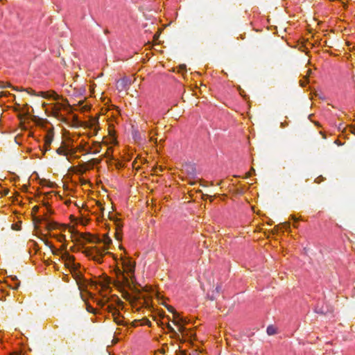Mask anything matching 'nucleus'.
I'll use <instances>...</instances> for the list:
<instances>
[{"label":"nucleus","instance_id":"8","mask_svg":"<svg viewBox=\"0 0 355 355\" xmlns=\"http://www.w3.org/2000/svg\"><path fill=\"white\" fill-rule=\"evenodd\" d=\"M84 252L87 257L93 259L97 263H101L105 254H107L106 249H103L100 245L96 243L94 246L85 248Z\"/></svg>","mask_w":355,"mask_h":355},{"label":"nucleus","instance_id":"25","mask_svg":"<svg viewBox=\"0 0 355 355\" xmlns=\"http://www.w3.org/2000/svg\"><path fill=\"white\" fill-rule=\"evenodd\" d=\"M291 219H292V220H293V221H294V223H293V227H295V228H297V225L296 222L299 220V218H296V217H295V216H291Z\"/></svg>","mask_w":355,"mask_h":355},{"label":"nucleus","instance_id":"41","mask_svg":"<svg viewBox=\"0 0 355 355\" xmlns=\"http://www.w3.org/2000/svg\"><path fill=\"white\" fill-rule=\"evenodd\" d=\"M44 220H46V216H44Z\"/></svg>","mask_w":355,"mask_h":355},{"label":"nucleus","instance_id":"29","mask_svg":"<svg viewBox=\"0 0 355 355\" xmlns=\"http://www.w3.org/2000/svg\"><path fill=\"white\" fill-rule=\"evenodd\" d=\"M51 136H50V133H49L46 136V143L47 142H51Z\"/></svg>","mask_w":355,"mask_h":355},{"label":"nucleus","instance_id":"16","mask_svg":"<svg viewBox=\"0 0 355 355\" xmlns=\"http://www.w3.org/2000/svg\"><path fill=\"white\" fill-rule=\"evenodd\" d=\"M41 96L46 98H53V100L58 101L60 98V96L56 94L53 91L47 92H41Z\"/></svg>","mask_w":355,"mask_h":355},{"label":"nucleus","instance_id":"10","mask_svg":"<svg viewBox=\"0 0 355 355\" xmlns=\"http://www.w3.org/2000/svg\"><path fill=\"white\" fill-rule=\"evenodd\" d=\"M101 159H92L88 162L73 166V171L77 174H84L87 171L92 170L95 165L100 164Z\"/></svg>","mask_w":355,"mask_h":355},{"label":"nucleus","instance_id":"21","mask_svg":"<svg viewBox=\"0 0 355 355\" xmlns=\"http://www.w3.org/2000/svg\"><path fill=\"white\" fill-rule=\"evenodd\" d=\"M96 207L98 209V210L100 211V214L102 215V216H103V212H104V210H105V208H104V206L103 205V203L100 201H96Z\"/></svg>","mask_w":355,"mask_h":355},{"label":"nucleus","instance_id":"31","mask_svg":"<svg viewBox=\"0 0 355 355\" xmlns=\"http://www.w3.org/2000/svg\"><path fill=\"white\" fill-rule=\"evenodd\" d=\"M306 84V80H301L300 81V85L302 86V87H304Z\"/></svg>","mask_w":355,"mask_h":355},{"label":"nucleus","instance_id":"27","mask_svg":"<svg viewBox=\"0 0 355 355\" xmlns=\"http://www.w3.org/2000/svg\"><path fill=\"white\" fill-rule=\"evenodd\" d=\"M40 209V207L38 206H34L32 209L33 214H35Z\"/></svg>","mask_w":355,"mask_h":355},{"label":"nucleus","instance_id":"39","mask_svg":"<svg viewBox=\"0 0 355 355\" xmlns=\"http://www.w3.org/2000/svg\"><path fill=\"white\" fill-rule=\"evenodd\" d=\"M123 80H121V83H123ZM117 83H118V84H119V83H120V81H117Z\"/></svg>","mask_w":355,"mask_h":355},{"label":"nucleus","instance_id":"7","mask_svg":"<svg viewBox=\"0 0 355 355\" xmlns=\"http://www.w3.org/2000/svg\"><path fill=\"white\" fill-rule=\"evenodd\" d=\"M98 238L89 233H80L76 232L71 227V241L76 244L85 245L87 243H95Z\"/></svg>","mask_w":355,"mask_h":355},{"label":"nucleus","instance_id":"3","mask_svg":"<svg viewBox=\"0 0 355 355\" xmlns=\"http://www.w3.org/2000/svg\"><path fill=\"white\" fill-rule=\"evenodd\" d=\"M73 139H70L67 141H62L56 150V153L59 155L64 156L70 162L80 158V156L78 155V153L87 155L89 147V143L84 139H81L76 146L73 144Z\"/></svg>","mask_w":355,"mask_h":355},{"label":"nucleus","instance_id":"9","mask_svg":"<svg viewBox=\"0 0 355 355\" xmlns=\"http://www.w3.org/2000/svg\"><path fill=\"white\" fill-rule=\"evenodd\" d=\"M75 105H71L68 101L62 96L60 100L56 101L55 103L52 105V110L55 116H58L62 111L69 112L72 110H78V107H75Z\"/></svg>","mask_w":355,"mask_h":355},{"label":"nucleus","instance_id":"5","mask_svg":"<svg viewBox=\"0 0 355 355\" xmlns=\"http://www.w3.org/2000/svg\"><path fill=\"white\" fill-rule=\"evenodd\" d=\"M61 258L65 267L69 269L77 284L80 286L85 285V282L83 275V268L79 263L76 261L75 257L65 252L62 254Z\"/></svg>","mask_w":355,"mask_h":355},{"label":"nucleus","instance_id":"30","mask_svg":"<svg viewBox=\"0 0 355 355\" xmlns=\"http://www.w3.org/2000/svg\"><path fill=\"white\" fill-rule=\"evenodd\" d=\"M320 134L322 135L323 139H326L327 138L325 132H324L322 131H320Z\"/></svg>","mask_w":355,"mask_h":355},{"label":"nucleus","instance_id":"19","mask_svg":"<svg viewBox=\"0 0 355 355\" xmlns=\"http://www.w3.org/2000/svg\"><path fill=\"white\" fill-rule=\"evenodd\" d=\"M114 146H108L106 152L103 155L105 158H108L110 160L114 159Z\"/></svg>","mask_w":355,"mask_h":355},{"label":"nucleus","instance_id":"4","mask_svg":"<svg viewBox=\"0 0 355 355\" xmlns=\"http://www.w3.org/2000/svg\"><path fill=\"white\" fill-rule=\"evenodd\" d=\"M45 226L49 236L60 243L62 249H66L68 241L71 239V227L53 221H47Z\"/></svg>","mask_w":355,"mask_h":355},{"label":"nucleus","instance_id":"13","mask_svg":"<svg viewBox=\"0 0 355 355\" xmlns=\"http://www.w3.org/2000/svg\"><path fill=\"white\" fill-rule=\"evenodd\" d=\"M111 243L112 240L110 237L107 234H104L102 235L101 239L98 238V240L95 243L100 245L103 249L105 248L107 252Z\"/></svg>","mask_w":355,"mask_h":355},{"label":"nucleus","instance_id":"1","mask_svg":"<svg viewBox=\"0 0 355 355\" xmlns=\"http://www.w3.org/2000/svg\"><path fill=\"white\" fill-rule=\"evenodd\" d=\"M135 262L130 257L121 256L116 261L114 270L116 279L114 286L121 293L123 297L128 300L133 306L137 304V302L143 300V303H147L146 297L155 296L159 299L160 295L153 288H150L149 296L146 297L143 293L137 292L135 278Z\"/></svg>","mask_w":355,"mask_h":355},{"label":"nucleus","instance_id":"28","mask_svg":"<svg viewBox=\"0 0 355 355\" xmlns=\"http://www.w3.org/2000/svg\"><path fill=\"white\" fill-rule=\"evenodd\" d=\"M166 327H167V329H168L170 331H171V332H173V331H174V329H173V327L171 325V324H170L168 322L166 323Z\"/></svg>","mask_w":355,"mask_h":355},{"label":"nucleus","instance_id":"35","mask_svg":"<svg viewBox=\"0 0 355 355\" xmlns=\"http://www.w3.org/2000/svg\"><path fill=\"white\" fill-rule=\"evenodd\" d=\"M137 163V160H135L134 162H133V166L135 167L136 166V164Z\"/></svg>","mask_w":355,"mask_h":355},{"label":"nucleus","instance_id":"12","mask_svg":"<svg viewBox=\"0 0 355 355\" xmlns=\"http://www.w3.org/2000/svg\"><path fill=\"white\" fill-rule=\"evenodd\" d=\"M101 143L103 146L107 147L116 146L118 141L115 136V132L114 130H109L108 135L103 137Z\"/></svg>","mask_w":355,"mask_h":355},{"label":"nucleus","instance_id":"34","mask_svg":"<svg viewBox=\"0 0 355 355\" xmlns=\"http://www.w3.org/2000/svg\"><path fill=\"white\" fill-rule=\"evenodd\" d=\"M93 309H93L92 307H87V310H88L89 311H93Z\"/></svg>","mask_w":355,"mask_h":355},{"label":"nucleus","instance_id":"26","mask_svg":"<svg viewBox=\"0 0 355 355\" xmlns=\"http://www.w3.org/2000/svg\"><path fill=\"white\" fill-rule=\"evenodd\" d=\"M186 70V66L185 65H180L179 67L178 72L183 73L184 71Z\"/></svg>","mask_w":355,"mask_h":355},{"label":"nucleus","instance_id":"22","mask_svg":"<svg viewBox=\"0 0 355 355\" xmlns=\"http://www.w3.org/2000/svg\"><path fill=\"white\" fill-rule=\"evenodd\" d=\"M166 306V308L167 309V310L171 313L172 314L176 313L177 311H175V309H174L173 306H171V305H168V304H165L164 305Z\"/></svg>","mask_w":355,"mask_h":355},{"label":"nucleus","instance_id":"17","mask_svg":"<svg viewBox=\"0 0 355 355\" xmlns=\"http://www.w3.org/2000/svg\"><path fill=\"white\" fill-rule=\"evenodd\" d=\"M184 334H181L182 338L184 339V340H191L194 338L195 337V332L194 330L191 329H187L184 327Z\"/></svg>","mask_w":355,"mask_h":355},{"label":"nucleus","instance_id":"23","mask_svg":"<svg viewBox=\"0 0 355 355\" xmlns=\"http://www.w3.org/2000/svg\"><path fill=\"white\" fill-rule=\"evenodd\" d=\"M0 193L2 196H7L9 193V189L6 188L1 189Z\"/></svg>","mask_w":355,"mask_h":355},{"label":"nucleus","instance_id":"40","mask_svg":"<svg viewBox=\"0 0 355 355\" xmlns=\"http://www.w3.org/2000/svg\"><path fill=\"white\" fill-rule=\"evenodd\" d=\"M82 104V102L81 101H79V105L80 106V105Z\"/></svg>","mask_w":355,"mask_h":355},{"label":"nucleus","instance_id":"24","mask_svg":"<svg viewBox=\"0 0 355 355\" xmlns=\"http://www.w3.org/2000/svg\"><path fill=\"white\" fill-rule=\"evenodd\" d=\"M80 110L83 112H87L90 109V107L89 105H83L80 107Z\"/></svg>","mask_w":355,"mask_h":355},{"label":"nucleus","instance_id":"37","mask_svg":"<svg viewBox=\"0 0 355 355\" xmlns=\"http://www.w3.org/2000/svg\"><path fill=\"white\" fill-rule=\"evenodd\" d=\"M10 355H19V354L17 352H13Z\"/></svg>","mask_w":355,"mask_h":355},{"label":"nucleus","instance_id":"20","mask_svg":"<svg viewBox=\"0 0 355 355\" xmlns=\"http://www.w3.org/2000/svg\"><path fill=\"white\" fill-rule=\"evenodd\" d=\"M277 333V328L273 325H270L267 327V334L269 336L275 335Z\"/></svg>","mask_w":355,"mask_h":355},{"label":"nucleus","instance_id":"14","mask_svg":"<svg viewBox=\"0 0 355 355\" xmlns=\"http://www.w3.org/2000/svg\"><path fill=\"white\" fill-rule=\"evenodd\" d=\"M114 226H115V232H114V236L115 239L120 241L122 240V227L123 224L120 219H116L114 221Z\"/></svg>","mask_w":355,"mask_h":355},{"label":"nucleus","instance_id":"2","mask_svg":"<svg viewBox=\"0 0 355 355\" xmlns=\"http://www.w3.org/2000/svg\"><path fill=\"white\" fill-rule=\"evenodd\" d=\"M110 284L109 277L103 275L91 279L88 286L90 289L98 292L101 297L98 300V304L111 313L115 323L119 325H125L127 322L120 312L123 308V303L116 295H109L112 291Z\"/></svg>","mask_w":355,"mask_h":355},{"label":"nucleus","instance_id":"33","mask_svg":"<svg viewBox=\"0 0 355 355\" xmlns=\"http://www.w3.org/2000/svg\"><path fill=\"white\" fill-rule=\"evenodd\" d=\"M334 143H335L336 144L338 145V146L342 145V144L340 143V141L339 140H338V139H337V140H336V141H334Z\"/></svg>","mask_w":355,"mask_h":355},{"label":"nucleus","instance_id":"11","mask_svg":"<svg viewBox=\"0 0 355 355\" xmlns=\"http://www.w3.org/2000/svg\"><path fill=\"white\" fill-rule=\"evenodd\" d=\"M171 321L173 324L177 327L178 331L180 334H184V327L187 323V321L185 318L180 316V315L176 312L172 314Z\"/></svg>","mask_w":355,"mask_h":355},{"label":"nucleus","instance_id":"32","mask_svg":"<svg viewBox=\"0 0 355 355\" xmlns=\"http://www.w3.org/2000/svg\"><path fill=\"white\" fill-rule=\"evenodd\" d=\"M205 196H207V198L209 197L210 198V201H212L215 197V196H209L208 195H205Z\"/></svg>","mask_w":355,"mask_h":355},{"label":"nucleus","instance_id":"38","mask_svg":"<svg viewBox=\"0 0 355 355\" xmlns=\"http://www.w3.org/2000/svg\"><path fill=\"white\" fill-rule=\"evenodd\" d=\"M81 223H82L83 225H86V223H87V220H85V222H83H83H81Z\"/></svg>","mask_w":355,"mask_h":355},{"label":"nucleus","instance_id":"36","mask_svg":"<svg viewBox=\"0 0 355 355\" xmlns=\"http://www.w3.org/2000/svg\"><path fill=\"white\" fill-rule=\"evenodd\" d=\"M26 190H27V186L24 185L23 186V191H26Z\"/></svg>","mask_w":355,"mask_h":355},{"label":"nucleus","instance_id":"15","mask_svg":"<svg viewBox=\"0 0 355 355\" xmlns=\"http://www.w3.org/2000/svg\"><path fill=\"white\" fill-rule=\"evenodd\" d=\"M103 144L99 141H94L92 144H89L88 154H97L101 152Z\"/></svg>","mask_w":355,"mask_h":355},{"label":"nucleus","instance_id":"6","mask_svg":"<svg viewBox=\"0 0 355 355\" xmlns=\"http://www.w3.org/2000/svg\"><path fill=\"white\" fill-rule=\"evenodd\" d=\"M73 122L76 126H81L89 130L87 132L89 138L96 136L101 129L98 117H90L88 120L82 122L78 121L76 116H74Z\"/></svg>","mask_w":355,"mask_h":355},{"label":"nucleus","instance_id":"18","mask_svg":"<svg viewBox=\"0 0 355 355\" xmlns=\"http://www.w3.org/2000/svg\"><path fill=\"white\" fill-rule=\"evenodd\" d=\"M9 279L11 281L10 282H9V286L12 289H17L19 287L20 282L18 280L17 277H15V276H14V277L13 276H10L9 277Z\"/></svg>","mask_w":355,"mask_h":355}]
</instances>
